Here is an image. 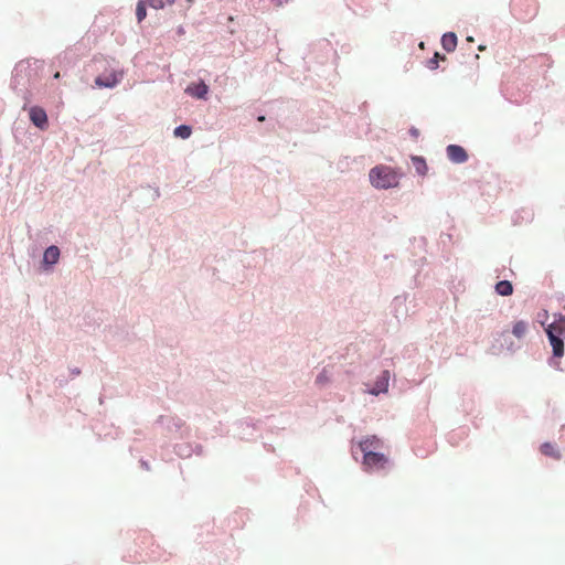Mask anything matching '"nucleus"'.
Returning a JSON list of instances; mask_svg holds the SVG:
<instances>
[{
  "label": "nucleus",
  "instance_id": "nucleus-7",
  "mask_svg": "<svg viewBox=\"0 0 565 565\" xmlns=\"http://www.w3.org/2000/svg\"><path fill=\"white\" fill-rule=\"evenodd\" d=\"M547 337L553 334L554 337H561L565 334V317L557 316L552 323H550L545 329Z\"/></svg>",
  "mask_w": 565,
  "mask_h": 565
},
{
  "label": "nucleus",
  "instance_id": "nucleus-15",
  "mask_svg": "<svg viewBox=\"0 0 565 565\" xmlns=\"http://www.w3.org/2000/svg\"><path fill=\"white\" fill-rule=\"evenodd\" d=\"M526 330H527L526 322L521 320L513 324L512 333H513V335H515L516 338L520 339L525 334Z\"/></svg>",
  "mask_w": 565,
  "mask_h": 565
},
{
  "label": "nucleus",
  "instance_id": "nucleus-6",
  "mask_svg": "<svg viewBox=\"0 0 565 565\" xmlns=\"http://www.w3.org/2000/svg\"><path fill=\"white\" fill-rule=\"evenodd\" d=\"M185 93L198 99H205L209 93V86L204 82L192 83L185 88Z\"/></svg>",
  "mask_w": 565,
  "mask_h": 565
},
{
  "label": "nucleus",
  "instance_id": "nucleus-19",
  "mask_svg": "<svg viewBox=\"0 0 565 565\" xmlns=\"http://www.w3.org/2000/svg\"><path fill=\"white\" fill-rule=\"evenodd\" d=\"M136 15H137L138 22H141L147 17L146 1L140 0L137 3Z\"/></svg>",
  "mask_w": 565,
  "mask_h": 565
},
{
  "label": "nucleus",
  "instance_id": "nucleus-24",
  "mask_svg": "<svg viewBox=\"0 0 565 565\" xmlns=\"http://www.w3.org/2000/svg\"><path fill=\"white\" fill-rule=\"evenodd\" d=\"M186 3H188V7L190 8L194 3V0H186Z\"/></svg>",
  "mask_w": 565,
  "mask_h": 565
},
{
  "label": "nucleus",
  "instance_id": "nucleus-9",
  "mask_svg": "<svg viewBox=\"0 0 565 565\" xmlns=\"http://www.w3.org/2000/svg\"><path fill=\"white\" fill-rule=\"evenodd\" d=\"M60 258V249L57 246H50L45 249L43 254V264L44 265H54L58 262Z\"/></svg>",
  "mask_w": 565,
  "mask_h": 565
},
{
  "label": "nucleus",
  "instance_id": "nucleus-23",
  "mask_svg": "<svg viewBox=\"0 0 565 565\" xmlns=\"http://www.w3.org/2000/svg\"><path fill=\"white\" fill-rule=\"evenodd\" d=\"M274 3L277 6V7H280L285 3H287L289 0H273Z\"/></svg>",
  "mask_w": 565,
  "mask_h": 565
},
{
  "label": "nucleus",
  "instance_id": "nucleus-5",
  "mask_svg": "<svg viewBox=\"0 0 565 565\" xmlns=\"http://www.w3.org/2000/svg\"><path fill=\"white\" fill-rule=\"evenodd\" d=\"M121 75V73L111 72L109 74L97 76L95 83L99 87H114L119 83Z\"/></svg>",
  "mask_w": 565,
  "mask_h": 565
},
{
  "label": "nucleus",
  "instance_id": "nucleus-17",
  "mask_svg": "<svg viewBox=\"0 0 565 565\" xmlns=\"http://www.w3.org/2000/svg\"><path fill=\"white\" fill-rule=\"evenodd\" d=\"M541 451L545 456H550V457H553V458H558L559 457V454L556 450V448L554 447V445H552L550 443L543 444L541 446Z\"/></svg>",
  "mask_w": 565,
  "mask_h": 565
},
{
  "label": "nucleus",
  "instance_id": "nucleus-4",
  "mask_svg": "<svg viewBox=\"0 0 565 565\" xmlns=\"http://www.w3.org/2000/svg\"><path fill=\"white\" fill-rule=\"evenodd\" d=\"M447 156L455 163H462L468 159L466 150L458 145H449L447 147Z\"/></svg>",
  "mask_w": 565,
  "mask_h": 565
},
{
  "label": "nucleus",
  "instance_id": "nucleus-10",
  "mask_svg": "<svg viewBox=\"0 0 565 565\" xmlns=\"http://www.w3.org/2000/svg\"><path fill=\"white\" fill-rule=\"evenodd\" d=\"M548 340L553 349V355L555 358H562L564 355V342L562 338L550 334Z\"/></svg>",
  "mask_w": 565,
  "mask_h": 565
},
{
  "label": "nucleus",
  "instance_id": "nucleus-2",
  "mask_svg": "<svg viewBox=\"0 0 565 565\" xmlns=\"http://www.w3.org/2000/svg\"><path fill=\"white\" fill-rule=\"evenodd\" d=\"M387 463V457L383 454L367 450L364 452L363 465L369 469H383Z\"/></svg>",
  "mask_w": 565,
  "mask_h": 565
},
{
  "label": "nucleus",
  "instance_id": "nucleus-22",
  "mask_svg": "<svg viewBox=\"0 0 565 565\" xmlns=\"http://www.w3.org/2000/svg\"><path fill=\"white\" fill-rule=\"evenodd\" d=\"M409 132L414 138H417L419 136V131L416 128H412Z\"/></svg>",
  "mask_w": 565,
  "mask_h": 565
},
{
  "label": "nucleus",
  "instance_id": "nucleus-1",
  "mask_svg": "<svg viewBox=\"0 0 565 565\" xmlns=\"http://www.w3.org/2000/svg\"><path fill=\"white\" fill-rule=\"evenodd\" d=\"M369 177L373 186L390 189L398 185L402 174L392 167L380 164L370 170Z\"/></svg>",
  "mask_w": 565,
  "mask_h": 565
},
{
  "label": "nucleus",
  "instance_id": "nucleus-21",
  "mask_svg": "<svg viewBox=\"0 0 565 565\" xmlns=\"http://www.w3.org/2000/svg\"><path fill=\"white\" fill-rule=\"evenodd\" d=\"M329 377H330V374L329 372L324 369L318 376H317V382L319 384H324L329 381Z\"/></svg>",
  "mask_w": 565,
  "mask_h": 565
},
{
  "label": "nucleus",
  "instance_id": "nucleus-16",
  "mask_svg": "<svg viewBox=\"0 0 565 565\" xmlns=\"http://www.w3.org/2000/svg\"><path fill=\"white\" fill-rule=\"evenodd\" d=\"M192 129L190 126L181 125L174 129V136L178 138L186 139L191 136Z\"/></svg>",
  "mask_w": 565,
  "mask_h": 565
},
{
  "label": "nucleus",
  "instance_id": "nucleus-25",
  "mask_svg": "<svg viewBox=\"0 0 565 565\" xmlns=\"http://www.w3.org/2000/svg\"><path fill=\"white\" fill-rule=\"evenodd\" d=\"M54 78H56V79H57V78H60V72H56V73L54 74Z\"/></svg>",
  "mask_w": 565,
  "mask_h": 565
},
{
  "label": "nucleus",
  "instance_id": "nucleus-13",
  "mask_svg": "<svg viewBox=\"0 0 565 565\" xmlns=\"http://www.w3.org/2000/svg\"><path fill=\"white\" fill-rule=\"evenodd\" d=\"M495 291L500 296H510L513 292V286L509 280H501L495 285Z\"/></svg>",
  "mask_w": 565,
  "mask_h": 565
},
{
  "label": "nucleus",
  "instance_id": "nucleus-20",
  "mask_svg": "<svg viewBox=\"0 0 565 565\" xmlns=\"http://www.w3.org/2000/svg\"><path fill=\"white\" fill-rule=\"evenodd\" d=\"M438 58L445 60V56H440L439 53H435L434 57L429 60L428 67L430 70H436L438 67Z\"/></svg>",
  "mask_w": 565,
  "mask_h": 565
},
{
  "label": "nucleus",
  "instance_id": "nucleus-12",
  "mask_svg": "<svg viewBox=\"0 0 565 565\" xmlns=\"http://www.w3.org/2000/svg\"><path fill=\"white\" fill-rule=\"evenodd\" d=\"M381 445H382L381 440L377 437L372 436V437H367L364 440H362L360 443V448L364 454L367 450L374 451L375 449H379L381 447Z\"/></svg>",
  "mask_w": 565,
  "mask_h": 565
},
{
  "label": "nucleus",
  "instance_id": "nucleus-26",
  "mask_svg": "<svg viewBox=\"0 0 565 565\" xmlns=\"http://www.w3.org/2000/svg\"><path fill=\"white\" fill-rule=\"evenodd\" d=\"M265 120V117L264 116H259L258 117V121H264Z\"/></svg>",
  "mask_w": 565,
  "mask_h": 565
},
{
  "label": "nucleus",
  "instance_id": "nucleus-8",
  "mask_svg": "<svg viewBox=\"0 0 565 565\" xmlns=\"http://www.w3.org/2000/svg\"><path fill=\"white\" fill-rule=\"evenodd\" d=\"M388 381H390V372L384 371L382 375L377 379L375 382L374 387L370 391L373 395H379L380 393H384L388 388Z\"/></svg>",
  "mask_w": 565,
  "mask_h": 565
},
{
  "label": "nucleus",
  "instance_id": "nucleus-3",
  "mask_svg": "<svg viewBox=\"0 0 565 565\" xmlns=\"http://www.w3.org/2000/svg\"><path fill=\"white\" fill-rule=\"evenodd\" d=\"M29 115L34 126L42 130L47 128V115L43 108L33 106L30 108Z\"/></svg>",
  "mask_w": 565,
  "mask_h": 565
},
{
  "label": "nucleus",
  "instance_id": "nucleus-18",
  "mask_svg": "<svg viewBox=\"0 0 565 565\" xmlns=\"http://www.w3.org/2000/svg\"><path fill=\"white\" fill-rule=\"evenodd\" d=\"M175 0H147V3L153 9H163L166 6H172Z\"/></svg>",
  "mask_w": 565,
  "mask_h": 565
},
{
  "label": "nucleus",
  "instance_id": "nucleus-11",
  "mask_svg": "<svg viewBox=\"0 0 565 565\" xmlns=\"http://www.w3.org/2000/svg\"><path fill=\"white\" fill-rule=\"evenodd\" d=\"M441 45L447 52L455 51L457 46V35L454 32L445 33L441 38Z\"/></svg>",
  "mask_w": 565,
  "mask_h": 565
},
{
  "label": "nucleus",
  "instance_id": "nucleus-14",
  "mask_svg": "<svg viewBox=\"0 0 565 565\" xmlns=\"http://www.w3.org/2000/svg\"><path fill=\"white\" fill-rule=\"evenodd\" d=\"M412 162H413L414 168L418 174L425 175L427 173L428 168H427L426 161L423 157L413 156Z\"/></svg>",
  "mask_w": 565,
  "mask_h": 565
}]
</instances>
